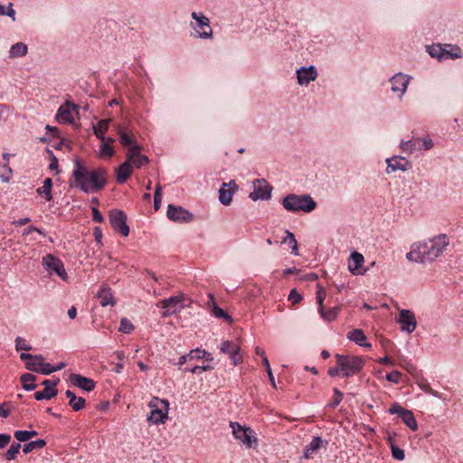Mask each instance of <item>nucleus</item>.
Returning a JSON list of instances; mask_svg holds the SVG:
<instances>
[{
	"label": "nucleus",
	"instance_id": "1",
	"mask_svg": "<svg viewBox=\"0 0 463 463\" xmlns=\"http://www.w3.org/2000/svg\"><path fill=\"white\" fill-rule=\"evenodd\" d=\"M107 171L104 168L89 170L79 158L74 160L71 186L87 194H93L104 188Z\"/></svg>",
	"mask_w": 463,
	"mask_h": 463
},
{
	"label": "nucleus",
	"instance_id": "2",
	"mask_svg": "<svg viewBox=\"0 0 463 463\" xmlns=\"http://www.w3.org/2000/svg\"><path fill=\"white\" fill-rule=\"evenodd\" d=\"M449 245V238L446 234H439L428 241L414 242L411 245L410 251L406 254L409 261L416 263L432 262Z\"/></svg>",
	"mask_w": 463,
	"mask_h": 463
},
{
	"label": "nucleus",
	"instance_id": "3",
	"mask_svg": "<svg viewBox=\"0 0 463 463\" xmlns=\"http://www.w3.org/2000/svg\"><path fill=\"white\" fill-rule=\"evenodd\" d=\"M281 203L289 213H311L317 207V202L307 194L300 195L289 194L282 199Z\"/></svg>",
	"mask_w": 463,
	"mask_h": 463
},
{
	"label": "nucleus",
	"instance_id": "4",
	"mask_svg": "<svg viewBox=\"0 0 463 463\" xmlns=\"http://www.w3.org/2000/svg\"><path fill=\"white\" fill-rule=\"evenodd\" d=\"M147 405L150 409L146 416L147 422L153 425L164 424L168 419L169 402L166 399L152 397Z\"/></svg>",
	"mask_w": 463,
	"mask_h": 463
},
{
	"label": "nucleus",
	"instance_id": "5",
	"mask_svg": "<svg viewBox=\"0 0 463 463\" xmlns=\"http://www.w3.org/2000/svg\"><path fill=\"white\" fill-rule=\"evenodd\" d=\"M335 358L342 369V377H351L357 374L364 365V360L359 356L336 354Z\"/></svg>",
	"mask_w": 463,
	"mask_h": 463
},
{
	"label": "nucleus",
	"instance_id": "6",
	"mask_svg": "<svg viewBox=\"0 0 463 463\" xmlns=\"http://www.w3.org/2000/svg\"><path fill=\"white\" fill-rule=\"evenodd\" d=\"M193 22L190 26L194 32V35L201 39H211L213 37V29L210 20L201 12H193L191 14Z\"/></svg>",
	"mask_w": 463,
	"mask_h": 463
},
{
	"label": "nucleus",
	"instance_id": "7",
	"mask_svg": "<svg viewBox=\"0 0 463 463\" xmlns=\"http://www.w3.org/2000/svg\"><path fill=\"white\" fill-rule=\"evenodd\" d=\"M230 427L235 439L240 441L247 448H252L258 445V439L253 430L250 427L242 426L238 422L231 421Z\"/></svg>",
	"mask_w": 463,
	"mask_h": 463
},
{
	"label": "nucleus",
	"instance_id": "8",
	"mask_svg": "<svg viewBox=\"0 0 463 463\" xmlns=\"http://www.w3.org/2000/svg\"><path fill=\"white\" fill-rule=\"evenodd\" d=\"M43 267L45 271L50 275L58 276L61 280H68V274L65 270L63 262L52 254H47L43 258Z\"/></svg>",
	"mask_w": 463,
	"mask_h": 463
},
{
	"label": "nucleus",
	"instance_id": "9",
	"mask_svg": "<svg viewBox=\"0 0 463 463\" xmlns=\"http://www.w3.org/2000/svg\"><path fill=\"white\" fill-rule=\"evenodd\" d=\"M411 76L403 72H397L389 79L390 89L392 94L402 100L407 92Z\"/></svg>",
	"mask_w": 463,
	"mask_h": 463
},
{
	"label": "nucleus",
	"instance_id": "10",
	"mask_svg": "<svg viewBox=\"0 0 463 463\" xmlns=\"http://www.w3.org/2000/svg\"><path fill=\"white\" fill-rule=\"evenodd\" d=\"M109 222L112 228L123 236L129 234V227L127 224V215L121 210L114 209L109 212Z\"/></svg>",
	"mask_w": 463,
	"mask_h": 463
},
{
	"label": "nucleus",
	"instance_id": "11",
	"mask_svg": "<svg viewBox=\"0 0 463 463\" xmlns=\"http://www.w3.org/2000/svg\"><path fill=\"white\" fill-rule=\"evenodd\" d=\"M272 187L265 179H257L252 184V192L249 197L252 201L268 200L270 198Z\"/></svg>",
	"mask_w": 463,
	"mask_h": 463
},
{
	"label": "nucleus",
	"instance_id": "12",
	"mask_svg": "<svg viewBox=\"0 0 463 463\" xmlns=\"http://www.w3.org/2000/svg\"><path fill=\"white\" fill-rule=\"evenodd\" d=\"M167 218L175 222H189L193 220V213L182 206L168 204Z\"/></svg>",
	"mask_w": 463,
	"mask_h": 463
},
{
	"label": "nucleus",
	"instance_id": "13",
	"mask_svg": "<svg viewBox=\"0 0 463 463\" xmlns=\"http://www.w3.org/2000/svg\"><path fill=\"white\" fill-rule=\"evenodd\" d=\"M397 323L402 332L411 334L417 327V320L413 312L410 309H402L397 317Z\"/></svg>",
	"mask_w": 463,
	"mask_h": 463
},
{
	"label": "nucleus",
	"instance_id": "14",
	"mask_svg": "<svg viewBox=\"0 0 463 463\" xmlns=\"http://www.w3.org/2000/svg\"><path fill=\"white\" fill-rule=\"evenodd\" d=\"M238 190L239 187L234 180H231L228 183H222L218 192L219 202L224 206L230 205L233 195L238 192Z\"/></svg>",
	"mask_w": 463,
	"mask_h": 463
},
{
	"label": "nucleus",
	"instance_id": "15",
	"mask_svg": "<svg viewBox=\"0 0 463 463\" xmlns=\"http://www.w3.org/2000/svg\"><path fill=\"white\" fill-rule=\"evenodd\" d=\"M386 162V173L391 174L396 171H408L411 168V162L406 159L404 156H393L392 157H388L385 160Z\"/></svg>",
	"mask_w": 463,
	"mask_h": 463
},
{
	"label": "nucleus",
	"instance_id": "16",
	"mask_svg": "<svg viewBox=\"0 0 463 463\" xmlns=\"http://www.w3.org/2000/svg\"><path fill=\"white\" fill-rule=\"evenodd\" d=\"M364 257L362 253L353 251L348 260V270L353 275H364L368 268H364Z\"/></svg>",
	"mask_w": 463,
	"mask_h": 463
},
{
	"label": "nucleus",
	"instance_id": "17",
	"mask_svg": "<svg viewBox=\"0 0 463 463\" xmlns=\"http://www.w3.org/2000/svg\"><path fill=\"white\" fill-rule=\"evenodd\" d=\"M184 300V295L172 296L168 298H165L161 301L160 305L165 311L163 317H168L176 313L182 307V302Z\"/></svg>",
	"mask_w": 463,
	"mask_h": 463
},
{
	"label": "nucleus",
	"instance_id": "18",
	"mask_svg": "<svg viewBox=\"0 0 463 463\" xmlns=\"http://www.w3.org/2000/svg\"><path fill=\"white\" fill-rule=\"evenodd\" d=\"M141 146L138 145L132 146L127 153V162L133 165L137 168H140L149 162L146 156L140 153Z\"/></svg>",
	"mask_w": 463,
	"mask_h": 463
},
{
	"label": "nucleus",
	"instance_id": "19",
	"mask_svg": "<svg viewBox=\"0 0 463 463\" xmlns=\"http://www.w3.org/2000/svg\"><path fill=\"white\" fill-rule=\"evenodd\" d=\"M76 108L77 107L73 103L66 101L58 109L56 113V120L61 124L73 123V111L76 109Z\"/></svg>",
	"mask_w": 463,
	"mask_h": 463
},
{
	"label": "nucleus",
	"instance_id": "20",
	"mask_svg": "<svg viewBox=\"0 0 463 463\" xmlns=\"http://www.w3.org/2000/svg\"><path fill=\"white\" fill-rule=\"evenodd\" d=\"M298 83L299 85H308L317 78V70L315 66L300 67L296 71Z\"/></svg>",
	"mask_w": 463,
	"mask_h": 463
},
{
	"label": "nucleus",
	"instance_id": "21",
	"mask_svg": "<svg viewBox=\"0 0 463 463\" xmlns=\"http://www.w3.org/2000/svg\"><path fill=\"white\" fill-rule=\"evenodd\" d=\"M327 441L321 437L315 436L312 440L304 448L302 458L309 459L322 448H326Z\"/></svg>",
	"mask_w": 463,
	"mask_h": 463
},
{
	"label": "nucleus",
	"instance_id": "22",
	"mask_svg": "<svg viewBox=\"0 0 463 463\" xmlns=\"http://www.w3.org/2000/svg\"><path fill=\"white\" fill-rule=\"evenodd\" d=\"M70 381L74 386L86 392H91L95 388V383L92 379L78 373H71L70 375Z\"/></svg>",
	"mask_w": 463,
	"mask_h": 463
},
{
	"label": "nucleus",
	"instance_id": "23",
	"mask_svg": "<svg viewBox=\"0 0 463 463\" xmlns=\"http://www.w3.org/2000/svg\"><path fill=\"white\" fill-rule=\"evenodd\" d=\"M429 53L431 57L438 58L439 61L444 60L449 57L452 59L462 57L461 51L459 49H457L456 52H445L439 45L429 48Z\"/></svg>",
	"mask_w": 463,
	"mask_h": 463
},
{
	"label": "nucleus",
	"instance_id": "24",
	"mask_svg": "<svg viewBox=\"0 0 463 463\" xmlns=\"http://www.w3.org/2000/svg\"><path fill=\"white\" fill-rule=\"evenodd\" d=\"M347 338L359 346L370 348L372 345L367 342V337L361 329H353L347 334Z\"/></svg>",
	"mask_w": 463,
	"mask_h": 463
},
{
	"label": "nucleus",
	"instance_id": "25",
	"mask_svg": "<svg viewBox=\"0 0 463 463\" xmlns=\"http://www.w3.org/2000/svg\"><path fill=\"white\" fill-rule=\"evenodd\" d=\"M132 175V166L129 162H124L116 170V181L118 184H124Z\"/></svg>",
	"mask_w": 463,
	"mask_h": 463
},
{
	"label": "nucleus",
	"instance_id": "26",
	"mask_svg": "<svg viewBox=\"0 0 463 463\" xmlns=\"http://www.w3.org/2000/svg\"><path fill=\"white\" fill-rule=\"evenodd\" d=\"M28 52V46L22 42L13 44L8 51V57L10 59H17L24 57Z\"/></svg>",
	"mask_w": 463,
	"mask_h": 463
},
{
	"label": "nucleus",
	"instance_id": "27",
	"mask_svg": "<svg viewBox=\"0 0 463 463\" xmlns=\"http://www.w3.org/2000/svg\"><path fill=\"white\" fill-rule=\"evenodd\" d=\"M115 140L111 137L106 138V140L102 141L99 149V156L100 158H110L114 156L115 151L112 146V143Z\"/></svg>",
	"mask_w": 463,
	"mask_h": 463
},
{
	"label": "nucleus",
	"instance_id": "28",
	"mask_svg": "<svg viewBox=\"0 0 463 463\" xmlns=\"http://www.w3.org/2000/svg\"><path fill=\"white\" fill-rule=\"evenodd\" d=\"M187 354L190 362L204 359V362L212 363L213 360V356L212 355V354L201 348L193 349Z\"/></svg>",
	"mask_w": 463,
	"mask_h": 463
},
{
	"label": "nucleus",
	"instance_id": "29",
	"mask_svg": "<svg viewBox=\"0 0 463 463\" xmlns=\"http://www.w3.org/2000/svg\"><path fill=\"white\" fill-rule=\"evenodd\" d=\"M97 297L99 299V303L102 307L115 305L113 294L109 288H101V289L98 292Z\"/></svg>",
	"mask_w": 463,
	"mask_h": 463
},
{
	"label": "nucleus",
	"instance_id": "30",
	"mask_svg": "<svg viewBox=\"0 0 463 463\" xmlns=\"http://www.w3.org/2000/svg\"><path fill=\"white\" fill-rule=\"evenodd\" d=\"M66 397L70 400V406L75 411H79L85 407L86 402L82 397H77L71 391L67 390L65 392Z\"/></svg>",
	"mask_w": 463,
	"mask_h": 463
},
{
	"label": "nucleus",
	"instance_id": "31",
	"mask_svg": "<svg viewBox=\"0 0 463 463\" xmlns=\"http://www.w3.org/2000/svg\"><path fill=\"white\" fill-rule=\"evenodd\" d=\"M110 119H101L97 125L93 126V132L95 136L101 141L106 140L105 133L108 131L109 127Z\"/></svg>",
	"mask_w": 463,
	"mask_h": 463
},
{
	"label": "nucleus",
	"instance_id": "32",
	"mask_svg": "<svg viewBox=\"0 0 463 463\" xmlns=\"http://www.w3.org/2000/svg\"><path fill=\"white\" fill-rule=\"evenodd\" d=\"M52 178L48 177L44 179L43 185L37 188L36 193L40 195H44L45 200L47 202H51L52 200Z\"/></svg>",
	"mask_w": 463,
	"mask_h": 463
},
{
	"label": "nucleus",
	"instance_id": "33",
	"mask_svg": "<svg viewBox=\"0 0 463 463\" xmlns=\"http://www.w3.org/2000/svg\"><path fill=\"white\" fill-rule=\"evenodd\" d=\"M419 146L416 142V138L409 139V140H402L400 143V148L402 152L411 155L416 151H419Z\"/></svg>",
	"mask_w": 463,
	"mask_h": 463
},
{
	"label": "nucleus",
	"instance_id": "34",
	"mask_svg": "<svg viewBox=\"0 0 463 463\" xmlns=\"http://www.w3.org/2000/svg\"><path fill=\"white\" fill-rule=\"evenodd\" d=\"M46 445V441L43 439L29 441L23 446V451L24 454H28L34 449H43Z\"/></svg>",
	"mask_w": 463,
	"mask_h": 463
},
{
	"label": "nucleus",
	"instance_id": "35",
	"mask_svg": "<svg viewBox=\"0 0 463 463\" xmlns=\"http://www.w3.org/2000/svg\"><path fill=\"white\" fill-rule=\"evenodd\" d=\"M401 419L411 430H416L418 429L417 420L411 411L407 410L405 412H403Z\"/></svg>",
	"mask_w": 463,
	"mask_h": 463
},
{
	"label": "nucleus",
	"instance_id": "36",
	"mask_svg": "<svg viewBox=\"0 0 463 463\" xmlns=\"http://www.w3.org/2000/svg\"><path fill=\"white\" fill-rule=\"evenodd\" d=\"M21 382L25 391H33L36 388L35 376L32 373H24L21 376Z\"/></svg>",
	"mask_w": 463,
	"mask_h": 463
},
{
	"label": "nucleus",
	"instance_id": "37",
	"mask_svg": "<svg viewBox=\"0 0 463 463\" xmlns=\"http://www.w3.org/2000/svg\"><path fill=\"white\" fill-rule=\"evenodd\" d=\"M38 435L36 430H15L14 433V438L19 442H25L31 439L32 438Z\"/></svg>",
	"mask_w": 463,
	"mask_h": 463
},
{
	"label": "nucleus",
	"instance_id": "38",
	"mask_svg": "<svg viewBox=\"0 0 463 463\" xmlns=\"http://www.w3.org/2000/svg\"><path fill=\"white\" fill-rule=\"evenodd\" d=\"M117 133L118 135L119 142L123 146H128L133 144L132 137L128 134L122 127L118 126L117 128Z\"/></svg>",
	"mask_w": 463,
	"mask_h": 463
},
{
	"label": "nucleus",
	"instance_id": "39",
	"mask_svg": "<svg viewBox=\"0 0 463 463\" xmlns=\"http://www.w3.org/2000/svg\"><path fill=\"white\" fill-rule=\"evenodd\" d=\"M318 312L322 319H324L325 321H332L336 318L339 312V308L336 307H331L328 310H325L324 308H322V311Z\"/></svg>",
	"mask_w": 463,
	"mask_h": 463
},
{
	"label": "nucleus",
	"instance_id": "40",
	"mask_svg": "<svg viewBox=\"0 0 463 463\" xmlns=\"http://www.w3.org/2000/svg\"><path fill=\"white\" fill-rule=\"evenodd\" d=\"M58 391H51L48 388H44L43 391H39L34 393V399L36 401L51 400L55 397Z\"/></svg>",
	"mask_w": 463,
	"mask_h": 463
},
{
	"label": "nucleus",
	"instance_id": "41",
	"mask_svg": "<svg viewBox=\"0 0 463 463\" xmlns=\"http://www.w3.org/2000/svg\"><path fill=\"white\" fill-rule=\"evenodd\" d=\"M21 449V444L19 442L12 443V445L9 447L7 451L5 454V458L6 460L11 461L15 459L17 454L19 453V450Z\"/></svg>",
	"mask_w": 463,
	"mask_h": 463
},
{
	"label": "nucleus",
	"instance_id": "42",
	"mask_svg": "<svg viewBox=\"0 0 463 463\" xmlns=\"http://www.w3.org/2000/svg\"><path fill=\"white\" fill-rule=\"evenodd\" d=\"M220 350L223 354H230L233 350H241V346L231 341H222L220 345Z\"/></svg>",
	"mask_w": 463,
	"mask_h": 463
},
{
	"label": "nucleus",
	"instance_id": "43",
	"mask_svg": "<svg viewBox=\"0 0 463 463\" xmlns=\"http://www.w3.org/2000/svg\"><path fill=\"white\" fill-rule=\"evenodd\" d=\"M416 142H417L418 146H420L419 147V151H420V150H424V151L430 150L434 146V143H433L432 139L430 138V137H417L416 138Z\"/></svg>",
	"mask_w": 463,
	"mask_h": 463
},
{
	"label": "nucleus",
	"instance_id": "44",
	"mask_svg": "<svg viewBox=\"0 0 463 463\" xmlns=\"http://www.w3.org/2000/svg\"><path fill=\"white\" fill-rule=\"evenodd\" d=\"M118 330L124 334H130L134 330V326L130 320L126 317L121 318Z\"/></svg>",
	"mask_w": 463,
	"mask_h": 463
},
{
	"label": "nucleus",
	"instance_id": "45",
	"mask_svg": "<svg viewBox=\"0 0 463 463\" xmlns=\"http://www.w3.org/2000/svg\"><path fill=\"white\" fill-rule=\"evenodd\" d=\"M33 357H40L41 360H31L30 362L26 363V369L29 371L36 372L38 373L39 367H41L42 361L44 360L43 356L41 354L34 355Z\"/></svg>",
	"mask_w": 463,
	"mask_h": 463
},
{
	"label": "nucleus",
	"instance_id": "46",
	"mask_svg": "<svg viewBox=\"0 0 463 463\" xmlns=\"http://www.w3.org/2000/svg\"><path fill=\"white\" fill-rule=\"evenodd\" d=\"M15 342V349L17 351L24 350V351H30L32 350V346L27 343V341L21 337L17 336L14 340Z\"/></svg>",
	"mask_w": 463,
	"mask_h": 463
},
{
	"label": "nucleus",
	"instance_id": "47",
	"mask_svg": "<svg viewBox=\"0 0 463 463\" xmlns=\"http://www.w3.org/2000/svg\"><path fill=\"white\" fill-rule=\"evenodd\" d=\"M390 445H391L392 458L397 460H400V461L403 460L405 458V453H404L403 449L398 448L391 441H390Z\"/></svg>",
	"mask_w": 463,
	"mask_h": 463
},
{
	"label": "nucleus",
	"instance_id": "48",
	"mask_svg": "<svg viewBox=\"0 0 463 463\" xmlns=\"http://www.w3.org/2000/svg\"><path fill=\"white\" fill-rule=\"evenodd\" d=\"M0 15H7L13 19V21L15 20V11L13 8V5L9 4L7 6L5 5H0Z\"/></svg>",
	"mask_w": 463,
	"mask_h": 463
},
{
	"label": "nucleus",
	"instance_id": "49",
	"mask_svg": "<svg viewBox=\"0 0 463 463\" xmlns=\"http://www.w3.org/2000/svg\"><path fill=\"white\" fill-rule=\"evenodd\" d=\"M213 314L218 318H224L227 321H232V317L228 315L222 308L214 305L213 307Z\"/></svg>",
	"mask_w": 463,
	"mask_h": 463
},
{
	"label": "nucleus",
	"instance_id": "50",
	"mask_svg": "<svg viewBox=\"0 0 463 463\" xmlns=\"http://www.w3.org/2000/svg\"><path fill=\"white\" fill-rule=\"evenodd\" d=\"M326 298V291L323 288L318 287L317 291V303L318 305V311H322V308H324V300Z\"/></svg>",
	"mask_w": 463,
	"mask_h": 463
},
{
	"label": "nucleus",
	"instance_id": "51",
	"mask_svg": "<svg viewBox=\"0 0 463 463\" xmlns=\"http://www.w3.org/2000/svg\"><path fill=\"white\" fill-rule=\"evenodd\" d=\"M402 373L395 370L386 374L385 379L386 381L392 383H399L401 381Z\"/></svg>",
	"mask_w": 463,
	"mask_h": 463
},
{
	"label": "nucleus",
	"instance_id": "52",
	"mask_svg": "<svg viewBox=\"0 0 463 463\" xmlns=\"http://www.w3.org/2000/svg\"><path fill=\"white\" fill-rule=\"evenodd\" d=\"M213 367L210 364V363L204 362L203 365H194L193 366L192 373L199 374L203 372L213 370Z\"/></svg>",
	"mask_w": 463,
	"mask_h": 463
},
{
	"label": "nucleus",
	"instance_id": "53",
	"mask_svg": "<svg viewBox=\"0 0 463 463\" xmlns=\"http://www.w3.org/2000/svg\"><path fill=\"white\" fill-rule=\"evenodd\" d=\"M161 202H162L161 186L158 184L156 186L155 194H154V207H155L156 211H157L160 208Z\"/></svg>",
	"mask_w": 463,
	"mask_h": 463
},
{
	"label": "nucleus",
	"instance_id": "54",
	"mask_svg": "<svg viewBox=\"0 0 463 463\" xmlns=\"http://www.w3.org/2000/svg\"><path fill=\"white\" fill-rule=\"evenodd\" d=\"M54 372H55V369H53V365H52L48 363H44V360L42 361V364H41V367H39L38 373H40L43 375H48Z\"/></svg>",
	"mask_w": 463,
	"mask_h": 463
},
{
	"label": "nucleus",
	"instance_id": "55",
	"mask_svg": "<svg viewBox=\"0 0 463 463\" xmlns=\"http://www.w3.org/2000/svg\"><path fill=\"white\" fill-rule=\"evenodd\" d=\"M407 410L402 408L400 404L398 403H393L388 410L389 413L390 414H397L400 416V418H402V415L403 414V412H405Z\"/></svg>",
	"mask_w": 463,
	"mask_h": 463
},
{
	"label": "nucleus",
	"instance_id": "56",
	"mask_svg": "<svg viewBox=\"0 0 463 463\" xmlns=\"http://www.w3.org/2000/svg\"><path fill=\"white\" fill-rule=\"evenodd\" d=\"M283 243H288L289 245V247L291 245H295L296 243H298L296 238H295V235L288 230H286L285 232V237L283 238V241H282Z\"/></svg>",
	"mask_w": 463,
	"mask_h": 463
},
{
	"label": "nucleus",
	"instance_id": "57",
	"mask_svg": "<svg viewBox=\"0 0 463 463\" xmlns=\"http://www.w3.org/2000/svg\"><path fill=\"white\" fill-rule=\"evenodd\" d=\"M11 412V404L4 402L0 404V417L7 418Z\"/></svg>",
	"mask_w": 463,
	"mask_h": 463
},
{
	"label": "nucleus",
	"instance_id": "58",
	"mask_svg": "<svg viewBox=\"0 0 463 463\" xmlns=\"http://www.w3.org/2000/svg\"><path fill=\"white\" fill-rule=\"evenodd\" d=\"M288 298L292 302V304H297L301 301L302 296L297 291V289H292L289 292Z\"/></svg>",
	"mask_w": 463,
	"mask_h": 463
},
{
	"label": "nucleus",
	"instance_id": "59",
	"mask_svg": "<svg viewBox=\"0 0 463 463\" xmlns=\"http://www.w3.org/2000/svg\"><path fill=\"white\" fill-rule=\"evenodd\" d=\"M241 350H233L230 354V359L232 360V364L234 365H237L241 363L242 358L240 354Z\"/></svg>",
	"mask_w": 463,
	"mask_h": 463
},
{
	"label": "nucleus",
	"instance_id": "60",
	"mask_svg": "<svg viewBox=\"0 0 463 463\" xmlns=\"http://www.w3.org/2000/svg\"><path fill=\"white\" fill-rule=\"evenodd\" d=\"M343 400V393L338 389H334V400L330 404L333 407H336Z\"/></svg>",
	"mask_w": 463,
	"mask_h": 463
},
{
	"label": "nucleus",
	"instance_id": "61",
	"mask_svg": "<svg viewBox=\"0 0 463 463\" xmlns=\"http://www.w3.org/2000/svg\"><path fill=\"white\" fill-rule=\"evenodd\" d=\"M328 374L331 377H335V376H341L342 377V369L338 365V361L337 360H336V365L335 367L329 368Z\"/></svg>",
	"mask_w": 463,
	"mask_h": 463
},
{
	"label": "nucleus",
	"instance_id": "62",
	"mask_svg": "<svg viewBox=\"0 0 463 463\" xmlns=\"http://www.w3.org/2000/svg\"><path fill=\"white\" fill-rule=\"evenodd\" d=\"M58 382H59V380L52 381V380L47 379L43 382V385L44 386V388H48L51 391H57L56 385H57Z\"/></svg>",
	"mask_w": 463,
	"mask_h": 463
},
{
	"label": "nucleus",
	"instance_id": "63",
	"mask_svg": "<svg viewBox=\"0 0 463 463\" xmlns=\"http://www.w3.org/2000/svg\"><path fill=\"white\" fill-rule=\"evenodd\" d=\"M11 440V435L0 433V449H4Z\"/></svg>",
	"mask_w": 463,
	"mask_h": 463
},
{
	"label": "nucleus",
	"instance_id": "64",
	"mask_svg": "<svg viewBox=\"0 0 463 463\" xmlns=\"http://www.w3.org/2000/svg\"><path fill=\"white\" fill-rule=\"evenodd\" d=\"M92 213H93V221L95 222H103V216L97 208H92Z\"/></svg>",
	"mask_w": 463,
	"mask_h": 463
}]
</instances>
